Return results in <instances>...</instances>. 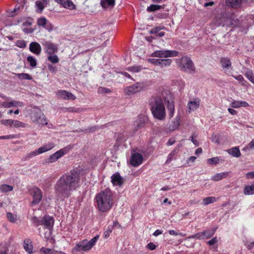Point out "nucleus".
Returning <instances> with one entry per match:
<instances>
[{
	"mask_svg": "<svg viewBox=\"0 0 254 254\" xmlns=\"http://www.w3.org/2000/svg\"><path fill=\"white\" fill-rule=\"evenodd\" d=\"M80 175V170H72L60 178L55 186L58 201H64L71 196V191L79 186Z\"/></svg>",
	"mask_w": 254,
	"mask_h": 254,
	"instance_id": "f257e3e1",
	"label": "nucleus"
},
{
	"mask_svg": "<svg viewBox=\"0 0 254 254\" xmlns=\"http://www.w3.org/2000/svg\"><path fill=\"white\" fill-rule=\"evenodd\" d=\"M168 94V91L163 90L152 96L149 100V106L153 117L159 121H163L166 118V110L163 104L164 97Z\"/></svg>",
	"mask_w": 254,
	"mask_h": 254,
	"instance_id": "f03ea898",
	"label": "nucleus"
},
{
	"mask_svg": "<svg viewBox=\"0 0 254 254\" xmlns=\"http://www.w3.org/2000/svg\"><path fill=\"white\" fill-rule=\"evenodd\" d=\"M97 208L100 211L105 212L111 209L114 204V196L111 190L106 188L95 196Z\"/></svg>",
	"mask_w": 254,
	"mask_h": 254,
	"instance_id": "7ed1b4c3",
	"label": "nucleus"
},
{
	"mask_svg": "<svg viewBox=\"0 0 254 254\" xmlns=\"http://www.w3.org/2000/svg\"><path fill=\"white\" fill-rule=\"evenodd\" d=\"M178 65L180 68L185 72L191 74L195 72L194 65L189 57H182L178 62Z\"/></svg>",
	"mask_w": 254,
	"mask_h": 254,
	"instance_id": "20e7f679",
	"label": "nucleus"
},
{
	"mask_svg": "<svg viewBox=\"0 0 254 254\" xmlns=\"http://www.w3.org/2000/svg\"><path fill=\"white\" fill-rule=\"evenodd\" d=\"M30 117L32 121L34 123L42 126L48 125L46 116L37 107H34L32 108Z\"/></svg>",
	"mask_w": 254,
	"mask_h": 254,
	"instance_id": "39448f33",
	"label": "nucleus"
},
{
	"mask_svg": "<svg viewBox=\"0 0 254 254\" xmlns=\"http://www.w3.org/2000/svg\"><path fill=\"white\" fill-rule=\"evenodd\" d=\"M145 89V85L142 82H137L132 85L127 87L124 89V93L126 95H131Z\"/></svg>",
	"mask_w": 254,
	"mask_h": 254,
	"instance_id": "423d86ee",
	"label": "nucleus"
},
{
	"mask_svg": "<svg viewBox=\"0 0 254 254\" xmlns=\"http://www.w3.org/2000/svg\"><path fill=\"white\" fill-rule=\"evenodd\" d=\"M179 52L176 51L172 50H158L152 54V56L157 58L174 57L178 56Z\"/></svg>",
	"mask_w": 254,
	"mask_h": 254,
	"instance_id": "0eeeda50",
	"label": "nucleus"
},
{
	"mask_svg": "<svg viewBox=\"0 0 254 254\" xmlns=\"http://www.w3.org/2000/svg\"><path fill=\"white\" fill-rule=\"evenodd\" d=\"M42 44L44 50L48 55H53L58 51V46L50 41L43 40Z\"/></svg>",
	"mask_w": 254,
	"mask_h": 254,
	"instance_id": "6e6552de",
	"label": "nucleus"
},
{
	"mask_svg": "<svg viewBox=\"0 0 254 254\" xmlns=\"http://www.w3.org/2000/svg\"><path fill=\"white\" fill-rule=\"evenodd\" d=\"M164 101L167 103V108L168 110L169 116L172 118L174 115L175 105L172 94L168 91V94L164 97Z\"/></svg>",
	"mask_w": 254,
	"mask_h": 254,
	"instance_id": "1a4fd4ad",
	"label": "nucleus"
},
{
	"mask_svg": "<svg viewBox=\"0 0 254 254\" xmlns=\"http://www.w3.org/2000/svg\"><path fill=\"white\" fill-rule=\"evenodd\" d=\"M31 194L33 197L31 205H35L39 203L43 197L41 190L38 188L34 187L31 190Z\"/></svg>",
	"mask_w": 254,
	"mask_h": 254,
	"instance_id": "9d476101",
	"label": "nucleus"
},
{
	"mask_svg": "<svg viewBox=\"0 0 254 254\" xmlns=\"http://www.w3.org/2000/svg\"><path fill=\"white\" fill-rule=\"evenodd\" d=\"M148 61L152 64L155 65H158L161 68H164L165 67L169 66L172 63V60L170 59H148Z\"/></svg>",
	"mask_w": 254,
	"mask_h": 254,
	"instance_id": "9b49d317",
	"label": "nucleus"
},
{
	"mask_svg": "<svg viewBox=\"0 0 254 254\" xmlns=\"http://www.w3.org/2000/svg\"><path fill=\"white\" fill-rule=\"evenodd\" d=\"M55 146V144L53 143L50 142L48 144L44 145L39 148L38 150H35L34 151L31 152L29 154V156L30 157H32L33 156H35L37 155L40 154L46 151H48L52 148H53Z\"/></svg>",
	"mask_w": 254,
	"mask_h": 254,
	"instance_id": "f8f14e48",
	"label": "nucleus"
},
{
	"mask_svg": "<svg viewBox=\"0 0 254 254\" xmlns=\"http://www.w3.org/2000/svg\"><path fill=\"white\" fill-rule=\"evenodd\" d=\"M56 95L58 98L63 100H74L76 99L75 96L72 94L71 92L64 90H61L56 93Z\"/></svg>",
	"mask_w": 254,
	"mask_h": 254,
	"instance_id": "ddd939ff",
	"label": "nucleus"
},
{
	"mask_svg": "<svg viewBox=\"0 0 254 254\" xmlns=\"http://www.w3.org/2000/svg\"><path fill=\"white\" fill-rule=\"evenodd\" d=\"M142 161L143 157L141 154L139 153L132 154L130 160V164L132 166L137 167L142 163Z\"/></svg>",
	"mask_w": 254,
	"mask_h": 254,
	"instance_id": "4468645a",
	"label": "nucleus"
},
{
	"mask_svg": "<svg viewBox=\"0 0 254 254\" xmlns=\"http://www.w3.org/2000/svg\"><path fill=\"white\" fill-rule=\"evenodd\" d=\"M54 1L65 8L70 10L75 9V5L71 0H54Z\"/></svg>",
	"mask_w": 254,
	"mask_h": 254,
	"instance_id": "2eb2a0df",
	"label": "nucleus"
},
{
	"mask_svg": "<svg viewBox=\"0 0 254 254\" xmlns=\"http://www.w3.org/2000/svg\"><path fill=\"white\" fill-rule=\"evenodd\" d=\"M1 107L6 108L11 107H23L24 106L22 102L16 100H12L10 102H4L0 104Z\"/></svg>",
	"mask_w": 254,
	"mask_h": 254,
	"instance_id": "dca6fc26",
	"label": "nucleus"
},
{
	"mask_svg": "<svg viewBox=\"0 0 254 254\" xmlns=\"http://www.w3.org/2000/svg\"><path fill=\"white\" fill-rule=\"evenodd\" d=\"M98 239L99 236L96 235L89 241H88L87 240H83L82 241L84 247V252L90 250L92 247L95 245Z\"/></svg>",
	"mask_w": 254,
	"mask_h": 254,
	"instance_id": "f3484780",
	"label": "nucleus"
},
{
	"mask_svg": "<svg viewBox=\"0 0 254 254\" xmlns=\"http://www.w3.org/2000/svg\"><path fill=\"white\" fill-rule=\"evenodd\" d=\"M29 50L33 54L39 56L41 53L42 48L39 43L32 42L29 45Z\"/></svg>",
	"mask_w": 254,
	"mask_h": 254,
	"instance_id": "a211bd4d",
	"label": "nucleus"
},
{
	"mask_svg": "<svg viewBox=\"0 0 254 254\" xmlns=\"http://www.w3.org/2000/svg\"><path fill=\"white\" fill-rule=\"evenodd\" d=\"M54 220L49 216H45L41 220V225H44L48 229H51L54 225Z\"/></svg>",
	"mask_w": 254,
	"mask_h": 254,
	"instance_id": "6ab92c4d",
	"label": "nucleus"
},
{
	"mask_svg": "<svg viewBox=\"0 0 254 254\" xmlns=\"http://www.w3.org/2000/svg\"><path fill=\"white\" fill-rule=\"evenodd\" d=\"M64 155V152L63 151V150H60L50 155L49 158L46 161V163L49 164L55 162L58 160V159L62 157Z\"/></svg>",
	"mask_w": 254,
	"mask_h": 254,
	"instance_id": "aec40b11",
	"label": "nucleus"
},
{
	"mask_svg": "<svg viewBox=\"0 0 254 254\" xmlns=\"http://www.w3.org/2000/svg\"><path fill=\"white\" fill-rule=\"evenodd\" d=\"M111 181L113 185L119 186H121L124 183L123 179L118 173L114 174L112 176Z\"/></svg>",
	"mask_w": 254,
	"mask_h": 254,
	"instance_id": "412c9836",
	"label": "nucleus"
},
{
	"mask_svg": "<svg viewBox=\"0 0 254 254\" xmlns=\"http://www.w3.org/2000/svg\"><path fill=\"white\" fill-rule=\"evenodd\" d=\"M180 117L177 116L172 121L169 126V128L171 131H174L177 129L180 125Z\"/></svg>",
	"mask_w": 254,
	"mask_h": 254,
	"instance_id": "4be33fe9",
	"label": "nucleus"
},
{
	"mask_svg": "<svg viewBox=\"0 0 254 254\" xmlns=\"http://www.w3.org/2000/svg\"><path fill=\"white\" fill-rule=\"evenodd\" d=\"M200 105V100L195 99L194 101L189 102L187 105V108L189 113H190L192 111H194L198 108Z\"/></svg>",
	"mask_w": 254,
	"mask_h": 254,
	"instance_id": "5701e85b",
	"label": "nucleus"
},
{
	"mask_svg": "<svg viewBox=\"0 0 254 254\" xmlns=\"http://www.w3.org/2000/svg\"><path fill=\"white\" fill-rule=\"evenodd\" d=\"M226 4L228 7L237 8L240 7L242 0H226Z\"/></svg>",
	"mask_w": 254,
	"mask_h": 254,
	"instance_id": "b1692460",
	"label": "nucleus"
},
{
	"mask_svg": "<svg viewBox=\"0 0 254 254\" xmlns=\"http://www.w3.org/2000/svg\"><path fill=\"white\" fill-rule=\"evenodd\" d=\"M46 4V0H38L35 2V5L37 8L36 12L41 13L43 10L45 5Z\"/></svg>",
	"mask_w": 254,
	"mask_h": 254,
	"instance_id": "393cba45",
	"label": "nucleus"
},
{
	"mask_svg": "<svg viewBox=\"0 0 254 254\" xmlns=\"http://www.w3.org/2000/svg\"><path fill=\"white\" fill-rule=\"evenodd\" d=\"M230 106L234 108H238L241 107H247L249 106V104L243 101H233L230 104Z\"/></svg>",
	"mask_w": 254,
	"mask_h": 254,
	"instance_id": "a878e982",
	"label": "nucleus"
},
{
	"mask_svg": "<svg viewBox=\"0 0 254 254\" xmlns=\"http://www.w3.org/2000/svg\"><path fill=\"white\" fill-rule=\"evenodd\" d=\"M222 67L226 70V69L231 67V62L228 58H222L220 61Z\"/></svg>",
	"mask_w": 254,
	"mask_h": 254,
	"instance_id": "bb28decb",
	"label": "nucleus"
},
{
	"mask_svg": "<svg viewBox=\"0 0 254 254\" xmlns=\"http://www.w3.org/2000/svg\"><path fill=\"white\" fill-rule=\"evenodd\" d=\"M24 248L25 250L29 254L33 253V245L32 242L29 239L24 240Z\"/></svg>",
	"mask_w": 254,
	"mask_h": 254,
	"instance_id": "cd10ccee",
	"label": "nucleus"
},
{
	"mask_svg": "<svg viewBox=\"0 0 254 254\" xmlns=\"http://www.w3.org/2000/svg\"><path fill=\"white\" fill-rule=\"evenodd\" d=\"M227 152L229 154L235 157H239L241 156V155L240 149L237 147H234L228 149L227 150Z\"/></svg>",
	"mask_w": 254,
	"mask_h": 254,
	"instance_id": "c85d7f7f",
	"label": "nucleus"
},
{
	"mask_svg": "<svg viewBox=\"0 0 254 254\" xmlns=\"http://www.w3.org/2000/svg\"><path fill=\"white\" fill-rule=\"evenodd\" d=\"M81 251L84 252V247L82 241L76 245V246L72 249V253L73 254H79L78 252Z\"/></svg>",
	"mask_w": 254,
	"mask_h": 254,
	"instance_id": "c756f323",
	"label": "nucleus"
},
{
	"mask_svg": "<svg viewBox=\"0 0 254 254\" xmlns=\"http://www.w3.org/2000/svg\"><path fill=\"white\" fill-rule=\"evenodd\" d=\"M115 3V0H101L100 4L103 8L108 6L113 7Z\"/></svg>",
	"mask_w": 254,
	"mask_h": 254,
	"instance_id": "7c9ffc66",
	"label": "nucleus"
},
{
	"mask_svg": "<svg viewBox=\"0 0 254 254\" xmlns=\"http://www.w3.org/2000/svg\"><path fill=\"white\" fill-rule=\"evenodd\" d=\"M228 175V173L223 172L217 173L212 177L211 179L214 181H218L221 179L226 178Z\"/></svg>",
	"mask_w": 254,
	"mask_h": 254,
	"instance_id": "2f4dec72",
	"label": "nucleus"
},
{
	"mask_svg": "<svg viewBox=\"0 0 254 254\" xmlns=\"http://www.w3.org/2000/svg\"><path fill=\"white\" fill-rule=\"evenodd\" d=\"M217 199L216 197L214 196H209L205 197L203 199L202 202L204 205H207L209 204L213 203L216 201Z\"/></svg>",
	"mask_w": 254,
	"mask_h": 254,
	"instance_id": "473e14b6",
	"label": "nucleus"
},
{
	"mask_svg": "<svg viewBox=\"0 0 254 254\" xmlns=\"http://www.w3.org/2000/svg\"><path fill=\"white\" fill-rule=\"evenodd\" d=\"M244 192L246 195L254 194V184L245 187Z\"/></svg>",
	"mask_w": 254,
	"mask_h": 254,
	"instance_id": "72a5a7b5",
	"label": "nucleus"
},
{
	"mask_svg": "<svg viewBox=\"0 0 254 254\" xmlns=\"http://www.w3.org/2000/svg\"><path fill=\"white\" fill-rule=\"evenodd\" d=\"M13 188L12 186L6 184H3L0 186V190L3 192H7L11 191L13 190Z\"/></svg>",
	"mask_w": 254,
	"mask_h": 254,
	"instance_id": "f704fd0d",
	"label": "nucleus"
},
{
	"mask_svg": "<svg viewBox=\"0 0 254 254\" xmlns=\"http://www.w3.org/2000/svg\"><path fill=\"white\" fill-rule=\"evenodd\" d=\"M6 216L8 220L11 223H16L17 220V216L16 214L7 212L6 213Z\"/></svg>",
	"mask_w": 254,
	"mask_h": 254,
	"instance_id": "c9c22d12",
	"label": "nucleus"
},
{
	"mask_svg": "<svg viewBox=\"0 0 254 254\" xmlns=\"http://www.w3.org/2000/svg\"><path fill=\"white\" fill-rule=\"evenodd\" d=\"M245 76L254 84V74L252 70H248L245 73Z\"/></svg>",
	"mask_w": 254,
	"mask_h": 254,
	"instance_id": "e433bc0d",
	"label": "nucleus"
},
{
	"mask_svg": "<svg viewBox=\"0 0 254 254\" xmlns=\"http://www.w3.org/2000/svg\"><path fill=\"white\" fill-rule=\"evenodd\" d=\"M48 60L53 64H56L59 62V59L56 55H48Z\"/></svg>",
	"mask_w": 254,
	"mask_h": 254,
	"instance_id": "4c0bfd02",
	"label": "nucleus"
},
{
	"mask_svg": "<svg viewBox=\"0 0 254 254\" xmlns=\"http://www.w3.org/2000/svg\"><path fill=\"white\" fill-rule=\"evenodd\" d=\"M142 69V67L141 66L134 65V66H132L130 67H128L127 68V70L129 71L132 72H138Z\"/></svg>",
	"mask_w": 254,
	"mask_h": 254,
	"instance_id": "58836bf2",
	"label": "nucleus"
},
{
	"mask_svg": "<svg viewBox=\"0 0 254 254\" xmlns=\"http://www.w3.org/2000/svg\"><path fill=\"white\" fill-rule=\"evenodd\" d=\"M27 61L29 63L30 65L33 67H36L37 65V61L32 56H28L27 58Z\"/></svg>",
	"mask_w": 254,
	"mask_h": 254,
	"instance_id": "ea45409f",
	"label": "nucleus"
},
{
	"mask_svg": "<svg viewBox=\"0 0 254 254\" xmlns=\"http://www.w3.org/2000/svg\"><path fill=\"white\" fill-rule=\"evenodd\" d=\"M12 126L15 128L25 127V124L19 121L13 120Z\"/></svg>",
	"mask_w": 254,
	"mask_h": 254,
	"instance_id": "a19ab883",
	"label": "nucleus"
},
{
	"mask_svg": "<svg viewBox=\"0 0 254 254\" xmlns=\"http://www.w3.org/2000/svg\"><path fill=\"white\" fill-rule=\"evenodd\" d=\"M162 8L161 5H156V4H151L147 8V10L148 11H155L160 9Z\"/></svg>",
	"mask_w": 254,
	"mask_h": 254,
	"instance_id": "79ce46f5",
	"label": "nucleus"
},
{
	"mask_svg": "<svg viewBox=\"0 0 254 254\" xmlns=\"http://www.w3.org/2000/svg\"><path fill=\"white\" fill-rule=\"evenodd\" d=\"M16 75L19 79L27 80H30L32 79L31 76L28 73H17Z\"/></svg>",
	"mask_w": 254,
	"mask_h": 254,
	"instance_id": "37998d69",
	"label": "nucleus"
},
{
	"mask_svg": "<svg viewBox=\"0 0 254 254\" xmlns=\"http://www.w3.org/2000/svg\"><path fill=\"white\" fill-rule=\"evenodd\" d=\"M220 159L219 157H213L207 159V163L210 165H215L219 163Z\"/></svg>",
	"mask_w": 254,
	"mask_h": 254,
	"instance_id": "c03bdc74",
	"label": "nucleus"
},
{
	"mask_svg": "<svg viewBox=\"0 0 254 254\" xmlns=\"http://www.w3.org/2000/svg\"><path fill=\"white\" fill-rule=\"evenodd\" d=\"M204 233L201 232L199 233H197L195 235H192L190 237H189V238H194L196 239H205V237L204 236L205 235Z\"/></svg>",
	"mask_w": 254,
	"mask_h": 254,
	"instance_id": "a18cd8bd",
	"label": "nucleus"
},
{
	"mask_svg": "<svg viewBox=\"0 0 254 254\" xmlns=\"http://www.w3.org/2000/svg\"><path fill=\"white\" fill-rule=\"evenodd\" d=\"M113 228L114 226H112L111 225H110L108 227L107 229L104 232V236L105 238H107L109 237L110 234L112 233Z\"/></svg>",
	"mask_w": 254,
	"mask_h": 254,
	"instance_id": "49530a36",
	"label": "nucleus"
},
{
	"mask_svg": "<svg viewBox=\"0 0 254 254\" xmlns=\"http://www.w3.org/2000/svg\"><path fill=\"white\" fill-rule=\"evenodd\" d=\"M1 124L5 125V126H9L10 127H12L13 124V120L10 119H5L2 120L1 121Z\"/></svg>",
	"mask_w": 254,
	"mask_h": 254,
	"instance_id": "de8ad7c7",
	"label": "nucleus"
},
{
	"mask_svg": "<svg viewBox=\"0 0 254 254\" xmlns=\"http://www.w3.org/2000/svg\"><path fill=\"white\" fill-rule=\"evenodd\" d=\"M47 19L43 17L37 20V24L39 26H45L47 24Z\"/></svg>",
	"mask_w": 254,
	"mask_h": 254,
	"instance_id": "09e8293b",
	"label": "nucleus"
},
{
	"mask_svg": "<svg viewBox=\"0 0 254 254\" xmlns=\"http://www.w3.org/2000/svg\"><path fill=\"white\" fill-rule=\"evenodd\" d=\"M40 252L44 254H52L53 253L52 249L49 248H45L44 247L42 248L40 250Z\"/></svg>",
	"mask_w": 254,
	"mask_h": 254,
	"instance_id": "8fccbe9b",
	"label": "nucleus"
},
{
	"mask_svg": "<svg viewBox=\"0 0 254 254\" xmlns=\"http://www.w3.org/2000/svg\"><path fill=\"white\" fill-rule=\"evenodd\" d=\"M165 29V27H161L160 26H157V27H155L154 28H153V29H152L150 31V34H157L161 29Z\"/></svg>",
	"mask_w": 254,
	"mask_h": 254,
	"instance_id": "3c124183",
	"label": "nucleus"
},
{
	"mask_svg": "<svg viewBox=\"0 0 254 254\" xmlns=\"http://www.w3.org/2000/svg\"><path fill=\"white\" fill-rule=\"evenodd\" d=\"M16 45L19 48H24L26 46V43L24 40H18L16 42Z\"/></svg>",
	"mask_w": 254,
	"mask_h": 254,
	"instance_id": "603ef678",
	"label": "nucleus"
},
{
	"mask_svg": "<svg viewBox=\"0 0 254 254\" xmlns=\"http://www.w3.org/2000/svg\"><path fill=\"white\" fill-rule=\"evenodd\" d=\"M236 80L240 81L243 85H245L244 82H246L244 77L242 75H238L237 76H233Z\"/></svg>",
	"mask_w": 254,
	"mask_h": 254,
	"instance_id": "864d4df0",
	"label": "nucleus"
},
{
	"mask_svg": "<svg viewBox=\"0 0 254 254\" xmlns=\"http://www.w3.org/2000/svg\"><path fill=\"white\" fill-rule=\"evenodd\" d=\"M15 137H16V135L11 134V135H8L0 136V139H11L15 138Z\"/></svg>",
	"mask_w": 254,
	"mask_h": 254,
	"instance_id": "5fc2aeb1",
	"label": "nucleus"
},
{
	"mask_svg": "<svg viewBox=\"0 0 254 254\" xmlns=\"http://www.w3.org/2000/svg\"><path fill=\"white\" fill-rule=\"evenodd\" d=\"M31 220L32 223L34 224L36 226L41 225L40 223H41V221L38 220V219L36 217H33L31 219Z\"/></svg>",
	"mask_w": 254,
	"mask_h": 254,
	"instance_id": "6e6d98bb",
	"label": "nucleus"
},
{
	"mask_svg": "<svg viewBox=\"0 0 254 254\" xmlns=\"http://www.w3.org/2000/svg\"><path fill=\"white\" fill-rule=\"evenodd\" d=\"M203 233H204L205 235L204 236L205 237V239H207L211 237L213 234L214 232L212 231H203Z\"/></svg>",
	"mask_w": 254,
	"mask_h": 254,
	"instance_id": "4d7b16f0",
	"label": "nucleus"
},
{
	"mask_svg": "<svg viewBox=\"0 0 254 254\" xmlns=\"http://www.w3.org/2000/svg\"><path fill=\"white\" fill-rule=\"evenodd\" d=\"M98 92L101 93H106L110 92V90L108 88L100 87L98 88Z\"/></svg>",
	"mask_w": 254,
	"mask_h": 254,
	"instance_id": "13d9d810",
	"label": "nucleus"
},
{
	"mask_svg": "<svg viewBox=\"0 0 254 254\" xmlns=\"http://www.w3.org/2000/svg\"><path fill=\"white\" fill-rule=\"evenodd\" d=\"M147 248L150 250L152 251L156 249V246L153 243L150 242L147 245Z\"/></svg>",
	"mask_w": 254,
	"mask_h": 254,
	"instance_id": "bf43d9fd",
	"label": "nucleus"
},
{
	"mask_svg": "<svg viewBox=\"0 0 254 254\" xmlns=\"http://www.w3.org/2000/svg\"><path fill=\"white\" fill-rule=\"evenodd\" d=\"M48 69L49 70V71L51 72H53V73H55L57 71V68L55 66L51 65V64H49L48 65Z\"/></svg>",
	"mask_w": 254,
	"mask_h": 254,
	"instance_id": "052dcab7",
	"label": "nucleus"
},
{
	"mask_svg": "<svg viewBox=\"0 0 254 254\" xmlns=\"http://www.w3.org/2000/svg\"><path fill=\"white\" fill-rule=\"evenodd\" d=\"M218 242L217 239L216 237L213 238L211 240L208 241L207 243L209 245H213L216 244Z\"/></svg>",
	"mask_w": 254,
	"mask_h": 254,
	"instance_id": "680f3d73",
	"label": "nucleus"
},
{
	"mask_svg": "<svg viewBox=\"0 0 254 254\" xmlns=\"http://www.w3.org/2000/svg\"><path fill=\"white\" fill-rule=\"evenodd\" d=\"M246 177L248 179H252L254 178V171L248 172L246 174Z\"/></svg>",
	"mask_w": 254,
	"mask_h": 254,
	"instance_id": "e2e57ef3",
	"label": "nucleus"
},
{
	"mask_svg": "<svg viewBox=\"0 0 254 254\" xmlns=\"http://www.w3.org/2000/svg\"><path fill=\"white\" fill-rule=\"evenodd\" d=\"M169 233L171 235H175V236H176V235H180L183 236L185 235V234H183L181 233H178L176 231H175L174 230H169Z\"/></svg>",
	"mask_w": 254,
	"mask_h": 254,
	"instance_id": "0e129e2a",
	"label": "nucleus"
},
{
	"mask_svg": "<svg viewBox=\"0 0 254 254\" xmlns=\"http://www.w3.org/2000/svg\"><path fill=\"white\" fill-rule=\"evenodd\" d=\"M246 148L247 149H253L254 148V139H253L247 146Z\"/></svg>",
	"mask_w": 254,
	"mask_h": 254,
	"instance_id": "69168bd1",
	"label": "nucleus"
},
{
	"mask_svg": "<svg viewBox=\"0 0 254 254\" xmlns=\"http://www.w3.org/2000/svg\"><path fill=\"white\" fill-rule=\"evenodd\" d=\"M173 157H174V153L172 152L168 155L167 160L166 161V163H168L170 162L173 160Z\"/></svg>",
	"mask_w": 254,
	"mask_h": 254,
	"instance_id": "338daca9",
	"label": "nucleus"
},
{
	"mask_svg": "<svg viewBox=\"0 0 254 254\" xmlns=\"http://www.w3.org/2000/svg\"><path fill=\"white\" fill-rule=\"evenodd\" d=\"M23 31L25 33H32L33 31H34V29H32V28H25L23 29Z\"/></svg>",
	"mask_w": 254,
	"mask_h": 254,
	"instance_id": "774afa93",
	"label": "nucleus"
}]
</instances>
